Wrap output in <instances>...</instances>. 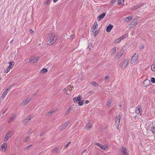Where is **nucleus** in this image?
<instances>
[{
	"mask_svg": "<svg viewBox=\"0 0 155 155\" xmlns=\"http://www.w3.org/2000/svg\"><path fill=\"white\" fill-rule=\"evenodd\" d=\"M58 37L53 33L48 34L47 35V44L51 45L54 44L56 41Z\"/></svg>",
	"mask_w": 155,
	"mask_h": 155,
	"instance_id": "nucleus-1",
	"label": "nucleus"
},
{
	"mask_svg": "<svg viewBox=\"0 0 155 155\" xmlns=\"http://www.w3.org/2000/svg\"><path fill=\"white\" fill-rule=\"evenodd\" d=\"M38 59L39 58L38 57H31L29 58V61L31 63H35L37 62Z\"/></svg>",
	"mask_w": 155,
	"mask_h": 155,
	"instance_id": "nucleus-2",
	"label": "nucleus"
},
{
	"mask_svg": "<svg viewBox=\"0 0 155 155\" xmlns=\"http://www.w3.org/2000/svg\"><path fill=\"white\" fill-rule=\"evenodd\" d=\"M121 117L120 115H118L116 116L115 118V124L117 127H119L120 124Z\"/></svg>",
	"mask_w": 155,
	"mask_h": 155,
	"instance_id": "nucleus-3",
	"label": "nucleus"
},
{
	"mask_svg": "<svg viewBox=\"0 0 155 155\" xmlns=\"http://www.w3.org/2000/svg\"><path fill=\"white\" fill-rule=\"evenodd\" d=\"M11 89V87L9 89L7 88V89L5 91H4L2 94L0 98V100H3L4 98L5 97V95L7 94V93L8 92L9 90Z\"/></svg>",
	"mask_w": 155,
	"mask_h": 155,
	"instance_id": "nucleus-4",
	"label": "nucleus"
},
{
	"mask_svg": "<svg viewBox=\"0 0 155 155\" xmlns=\"http://www.w3.org/2000/svg\"><path fill=\"white\" fill-rule=\"evenodd\" d=\"M136 53H135L132 57L131 63L132 64H134L137 59L138 55H137V58L136 57Z\"/></svg>",
	"mask_w": 155,
	"mask_h": 155,
	"instance_id": "nucleus-5",
	"label": "nucleus"
},
{
	"mask_svg": "<svg viewBox=\"0 0 155 155\" xmlns=\"http://www.w3.org/2000/svg\"><path fill=\"white\" fill-rule=\"evenodd\" d=\"M12 133L10 132H8L6 135H5L4 138V141H7L8 140L10 137L11 136Z\"/></svg>",
	"mask_w": 155,
	"mask_h": 155,
	"instance_id": "nucleus-6",
	"label": "nucleus"
},
{
	"mask_svg": "<svg viewBox=\"0 0 155 155\" xmlns=\"http://www.w3.org/2000/svg\"><path fill=\"white\" fill-rule=\"evenodd\" d=\"M81 99V96L79 95L77 97H74L73 98L74 102L75 103H78L79 101H80Z\"/></svg>",
	"mask_w": 155,
	"mask_h": 155,
	"instance_id": "nucleus-7",
	"label": "nucleus"
},
{
	"mask_svg": "<svg viewBox=\"0 0 155 155\" xmlns=\"http://www.w3.org/2000/svg\"><path fill=\"white\" fill-rule=\"evenodd\" d=\"M31 98L30 97H28L26 100L23 101L21 104L23 106L25 105L31 100Z\"/></svg>",
	"mask_w": 155,
	"mask_h": 155,
	"instance_id": "nucleus-8",
	"label": "nucleus"
},
{
	"mask_svg": "<svg viewBox=\"0 0 155 155\" xmlns=\"http://www.w3.org/2000/svg\"><path fill=\"white\" fill-rule=\"evenodd\" d=\"M122 155H128L126 151V148L125 147H122V150L121 151Z\"/></svg>",
	"mask_w": 155,
	"mask_h": 155,
	"instance_id": "nucleus-9",
	"label": "nucleus"
},
{
	"mask_svg": "<svg viewBox=\"0 0 155 155\" xmlns=\"http://www.w3.org/2000/svg\"><path fill=\"white\" fill-rule=\"evenodd\" d=\"M143 5L142 4L137 5L131 9V10H134L140 8Z\"/></svg>",
	"mask_w": 155,
	"mask_h": 155,
	"instance_id": "nucleus-10",
	"label": "nucleus"
},
{
	"mask_svg": "<svg viewBox=\"0 0 155 155\" xmlns=\"http://www.w3.org/2000/svg\"><path fill=\"white\" fill-rule=\"evenodd\" d=\"M113 27V26L111 24H109V25L106 28V31L107 32H110L112 28Z\"/></svg>",
	"mask_w": 155,
	"mask_h": 155,
	"instance_id": "nucleus-11",
	"label": "nucleus"
},
{
	"mask_svg": "<svg viewBox=\"0 0 155 155\" xmlns=\"http://www.w3.org/2000/svg\"><path fill=\"white\" fill-rule=\"evenodd\" d=\"M16 117V115L15 114H13L11 117L8 120V123H10Z\"/></svg>",
	"mask_w": 155,
	"mask_h": 155,
	"instance_id": "nucleus-12",
	"label": "nucleus"
},
{
	"mask_svg": "<svg viewBox=\"0 0 155 155\" xmlns=\"http://www.w3.org/2000/svg\"><path fill=\"white\" fill-rule=\"evenodd\" d=\"M31 117H27L23 121V123L25 124H26L32 118Z\"/></svg>",
	"mask_w": 155,
	"mask_h": 155,
	"instance_id": "nucleus-13",
	"label": "nucleus"
},
{
	"mask_svg": "<svg viewBox=\"0 0 155 155\" xmlns=\"http://www.w3.org/2000/svg\"><path fill=\"white\" fill-rule=\"evenodd\" d=\"M106 14L105 13H103L101 14L98 17V20H100L105 16Z\"/></svg>",
	"mask_w": 155,
	"mask_h": 155,
	"instance_id": "nucleus-14",
	"label": "nucleus"
},
{
	"mask_svg": "<svg viewBox=\"0 0 155 155\" xmlns=\"http://www.w3.org/2000/svg\"><path fill=\"white\" fill-rule=\"evenodd\" d=\"M69 123V121H66L61 127V129H64L66 128L67 126Z\"/></svg>",
	"mask_w": 155,
	"mask_h": 155,
	"instance_id": "nucleus-15",
	"label": "nucleus"
},
{
	"mask_svg": "<svg viewBox=\"0 0 155 155\" xmlns=\"http://www.w3.org/2000/svg\"><path fill=\"white\" fill-rule=\"evenodd\" d=\"M123 51H122L118 52L116 56V58H119L123 54Z\"/></svg>",
	"mask_w": 155,
	"mask_h": 155,
	"instance_id": "nucleus-16",
	"label": "nucleus"
},
{
	"mask_svg": "<svg viewBox=\"0 0 155 155\" xmlns=\"http://www.w3.org/2000/svg\"><path fill=\"white\" fill-rule=\"evenodd\" d=\"M137 19H134L133 22L131 23V24L132 25H136L137 22H138V21H137Z\"/></svg>",
	"mask_w": 155,
	"mask_h": 155,
	"instance_id": "nucleus-17",
	"label": "nucleus"
},
{
	"mask_svg": "<svg viewBox=\"0 0 155 155\" xmlns=\"http://www.w3.org/2000/svg\"><path fill=\"white\" fill-rule=\"evenodd\" d=\"M151 130L153 134H155V125H153L152 126Z\"/></svg>",
	"mask_w": 155,
	"mask_h": 155,
	"instance_id": "nucleus-18",
	"label": "nucleus"
},
{
	"mask_svg": "<svg viewBox=\"0 0 155 155\" xmlns=\"http://www.w3.org/2000/svg\"><path fill=\"white\" fill-rule=\"evenodd\" d=\"M15 63L13 61H11L9 62V65L8 66V67L10 69H12L13 67V65H14Z\"/></svg>",
	"mask_w": 155,
	"mask_h": 155,
	"instance_id": "nucleus-19",
	"label": "nucleus"
},
{
	"mask_svg": "<svg viewBox=\"0 0 155 155\" xmlns=\"http://www.w3.org/2000/svg\"><path fill=\"white\" fill-rule=\"evenodd\" d=\"M132 19V17L131 16H129L125 18V21H129Z\"/></svg>",
	"mask_w": 155,
	"mask_h": 155,
	"instance_id": "nucleus-20",
	"label": "nucleus"
},
{
	"mask_svg": "<svg viewBox=\"0 0 155 155\" xmlns=\"http://www.w3.org/2000/svg\"><path fill=\"white\" fill-rule=\"evenodd\" d=\"M48 71V70L46 68H43L41 70L40 72L42 73L43 74H45Z\"/></svg>",
	"mask_w": 155,
	"mask_h": 155,
	"instance_id": "nucleus-21",
	"label": "nucleus"
},
{
	"mask_svg": "<svg viewBox=\"0 0 155 155\" xmlns=\"http://www.w3.org/2000/svg\"><path fill=\"white\" fill-rule=\"evenodd\" d=\"M72 107H70L68 108L66 112H65L66 114L67 115L70 112L71 110H72Z\"/></svg>",
	"mask_w": 155,
	"mask_h": 155,
	"instance_id": "nucleus-22",
	"label": "nucleus"
},
{
	"mask_svg": "<svg viewBox=\"0 0 155 155\" xmlns=\"http://www.w3.org/2000/svg\"><path fill=\"white\" fill-rule=\"evenodd\" d=\"M112 102V99L108 100L107 102V105L108 107H109L110 105Z\"/></svg>",
	"mask_w": 155,
	"mask_h": 155,
	"instance_id": "nucleus-23",
	"label": "nucleus"
},
{
	"mask_svg": "<svg viewBox=\"0 0 155 155\" xmlns=\"http://www.w3.org/2000/svg\"><path fill=\"white\" fill-rule=\"evenodd\" d=\"M136 113L138 114H140V115L141 114V113H140V108H138L137 107L136 109Z\"/></svg>",
	"mask_w": 155,
	"mask_h": 155,
	"instance_id": "nucleus-24",
	"label": "nucleus"
},
{
	"mask_svg": "<svg viewBox=\"0 0 155 155\" xmlns=\"http://www.w3.org/2000/svg\"><path fill=\"white\" fill-rule=\"evenodd\" d=\"M6 146H7V144L5 143H3L1 146V147L2 148H4V151H5Z\"/></svg>",
	"mask_w": 155,
	"mask_h": 155,
	"instance_id": "nucleus-25",
	"label": "nucleus"
},
{
	"mask_svg": "<svg viewBox=\"0 0 155 155\" xmlns=\"http://www.w3.org/2000/svg\"><path fill=\"white\" fill-rule=\"evenodd\" d=\"M128 63L127 60H125L123 63L122 65L126 67L128 64Z\"/></svg>",
	"mask_w": 155,
	"mask_h": 155,
	"instance_id": "nucleus-26",
	"label": "nucleus"
},
{
	"mask_svg": "<svg viewBox=\"0 0 155 155\" xmlns=\"http://www.w3.org/2000/svg\"><path fill=\"white\" fill-rule=\"evenodd\" d=\"M124 2V0H118V3L119 5H123Z\"/></svg>",
	"mask_w": 155,
	"mask_h": 155,
	"instance_id": "nucleus-27",
	"label": "nucleus"
},
{
	"mask_svg": "<svg viewBox=\"0 0 155 155\" xmlns=\"http://www.w3.org/2000/svg\"><path fill=\"white\" fill-rule=\"evenodd\" d=\"M91 124H88L86 125L85 129H86L88 130L91 127Z\"/></svg>",
	"mask_w": 155,
	"mask_h": 155,
	"instance_id": "nucleus-28",
	"label": "nucleus"
},
{
	"mask_svg": "<svg viewBox=\"0 0 155 155\" xmlns=\"http://www.w3.org/2000/svg\"><path fill=\"white\" fill-rule=\"evenodd\" d=\"M78 104L80 106H81L83 105L84 104V100H81V101H79L78 103Z\"/></svg>",
	"mask_w": 155,
	"mask_h": 155,
	"instance_id": "nucleus-29",
	"label": "nucleus"
},
{
	"mask_svg": "<svg viewBox=\"0 0 155 155\" xmlns=\"http://www.w3.org/2000/svg\"><path fill=\"white\" fill-rule=\"evenodd\" d=\"M108 147L106 146L105 145L101 146L100 148L104 150H105Z\"/></svg>",
	"mask_w": 155,
	"mask_h": 155,
	"instance_id": "nucleus-30",
	"label": "nucleus"
},
{
	"mask_svg": "<svg viewBox=\"0 0 155 155\" xmlns=\"http://www.w3.org/2000/svg\"><path fill=\"white\" fill-rule=\"evenodd\" d=\"M91 84L93 86H96L98 85V84L95 82L93 81L91 82Z\"/></svg>",
	"mask_w": 155,
	"mask_h": 155,
	"instance_id": "nucleus-31",
	"label": "nucleus"
},
{
	"mask_svg": "<svg viewBox=\"0 0 155 155\" xmlns=\"http://www.w3.org/2000/svg\"><path fill=\"white\" fill-rule=\"evenodd\" d=\"M10 69H11L8 67L5 70L4 72L5 73H8Z\"/></svg>",
	"mask_w": 155,
	"mask_h": 155,
	"instance_id": "nucleus-32",
	"label": "nucleus"
},
{
	"mask_svg": "<svg viewBox=\"0 0 155 155\" xmlns=\"http://www.w3.org/2000/svg\"><path fill=\"white\" fill-rule=\"evenodd\" d=\"M30 139V138L29 137H28L24 141V142H26L28 141Z\"/></svg>",
	"mask_w": 155,
	"mask_h": 155,
	"instance_id": "nucleus-33",
	"label": "nucleus"
},
{
	"mask_svg": "<svg viewBox=\"0 0 155 155\" xmlns=\"http://www.w3.org/2000/svg\"><path fill=\"white\" fill-rule=\"evenodd\" d=\"M121 40V38L120 37V38H118V39H117L116 40H115V43H118Z\"/></svg>",
	"mask_w": 155,
	"mask_h": 155,
	"instance_id": "nucleus-34",
	"label": "nucleus"
},
{
	"mask_svg": "<svg viewBox=\"0 0 155 155\" xmlns=\"http://www.w3.org/2000/svg\"><path fill=\"white\" fill-rule=\"evenodd\" d=\"M127 36V35L125 34L122 36H121L120 38H121V40H122L125 38H126Z\"/></svg>",
	"mask_w": 155,
	"mask_h": 155,
	"instance_id": "nucleus-35",
	"label": "nucleus"
},
{
	"mask_svg": "<svg viewBox=\"0 0 155 155\" xmlns=\"http://www.w3.org/2000/svg\"><path fill=\"white\" fill-rule=\"evenodd\" d=\"M92 47V43H89L88 46V48L89 49V50H90L91 48Z\"/></svg>",
	"mask_w": 155,
	"mask_h": 155,
	"instance_id": "nucleus-36",
	"label": "nucleus"
},
{
	"mask_svg": "<svg viewBox=\"0 0 155 155\" xmlns=\"http://www.w3.org/2000/svg\"><path fill=\"white\" fill-rule=\"evenodd\" d=\"M151 81L153 83H155V78L154 77H152L151 79Z\"/></svg>",
	"mask_w": 155,
	"mask_h": 155,
	"instance_id": "nucleus-37",
	"label": "nucleus"
},
{
	"mask_svg": "<svg viewBox=\"0 0 155 155\" xmlns=\"http://www.w3.org/2000/svg\"><path fill=\"white\" fill-rule=\"evenodd\" d=\"M116 48V47H114L112 49V54L114 53L115 52Z\"/></svg>",
	"mask_w": 155,
	"mask_h": 155,
	"instance_id": "nucleus-38",
	"label": "nucleus"
},
{
	"mask_svg": "<svg viewBox=\"0 0 155 155\" xmlns=\"http://www.w3.org/2000/svg\"><path fill=\"white\" fill-rule=\"evenodd\" d=\"M94 144L95 145H96L97 146L100 148L101 146V144L100 143H97V142H94Z\"/></svg>",
	"mask_w": 155,
	"mask_h": 155,
	"instance_id": "nucleus-39",
	"label": "nucleus"
},
{
	"mask_svg": "<svg viewBox=\"0 0 155 155\" xmlns=\"http://www.w3.org/2000/svg\"><path fill=\"white\" fill-rule=\"evenodd\" d=\"M53 112H54V111L49 112L47 113V115L48 116H51Z\"/></svg>",
	"mask_w": 155,
	"mask_h": 155,
	"instance_id": "nucleus-40",
	"label": "nucleus"
},
{
	"mask_svg": "<svg viewBox=\"0 0 155 155\" xmlns=\"http://www.w3.org/2000/svg\"><path fill=\"white\" fill-rule=\"evenodd\" d=\"M151 68L153 71H155V66L154 65H152L151 66Z\"/></svg>",
	"mask_w": 155,
	"mask_h": 155,
	"instance_id": "nucleus-41",
	"label": "nucleus"
},
{
	"mask_svg": "<svg viewBox=\"0 0 155 155\" xmlns=\"http://www.w3.org/2000/svg\"><path fill=\"white\" fill-rule=\"evenodd\" d=\"M50 2V0H47V1L45 2L44 3V5H47L48 3H49Z\"/></svg>",
	"mask_w": 155,
	"mask_h": 155,
	"instance_id": "nucleus-42",
	"label": "nucleus"
},
{
	"mask_svg": "<svg viewBox=\"0 0 155 155\" xmlns=\"http://www.w3.org/2000/svg\"><path fill=\"white\" fill-rule=\"evenodd\" d=\"M95 27V28H97L98 26H97V22H95L94 24V26H93V27Z\"/></svg>",
	"mask_w": 155,
	"mask_h": 155,
	"instance_id": "nucleus-43",
	"label": "nucleus"
},
{
	"mask_svg": "<svg viewBox=\"0 0 155 155\" xmlns=\"http://www.w3.org/2000/svg\"><path fill=\"white\" fill-rule=\"evenodd\" d=\"M59 150V147H56L53 150V151L55 152H57Z\"/></svg>",
	"mask_w": 155,
	"mask_h": 155,
	"instance_id": "nucleus-44",
	"label": "nucleus"
},
{
	"mask_svg": "<svg viewBox=\"0 0 155 155\" xmlns=\"http://www.w3.org/2000/svg\"><path fill=\"white\" fill-rule=\"evenodd\" d=\"M32 144H31V145H29V146H27V147H26L25 148V149H29L32 146Z\"/></svg>",
	"mask_w": 155,
	"mask_h": 155,
	"instance_id": "nucleus-45",
	"label": "nucleus"
},
{
	"mask_svg": "<svg viewBox=\"0 0 155 155\" xmlns=\"http://www.w3.org/2000/svg\"><path fill=\"white\" fill-rule=\"evenodd\" d=\"M95 35L94 36L95 37V35H96L98 33V32L97 31V30L96 29L95 31L94 32V33Z\"/></svg>",
	"mask_w": 155,
	"mask_h": 155,
	"instance_id": "nucleus-46",
	"label": "nucleus"
},
{
	"mask_svg": "<svg viewBox=\"0 0 155 155\" xmlns=\"http://www.w3.org/2000/svg\"><path fill=\"white\" fill-rule=\"evenodd\" d=\"M94 92V91L93 90H91L89 91V93L90 94H93Z\"/></svg>",
	"mask_w": 155,
	"mask_h": 155,
	"instance_id": "nucleus-47",
	"label": "nucleus"
},
{
	"mask_svg": "<svg viewBox=\"0 0 155 155\" xmlns=\"http://www.w3.org/2000/svg\"><path fill=\"white\" fill-rule=\"evenodd\" d=\"M45 134V132H41L40 134V137H42Z\"/></svg>",
	"mask_w": 155,
	"mask_h": 155,
	"instance_id": "nucleus-48",
	"label": "nucleus"
},
{
	"mask_svg": "<svg viewBox=\"0 0 155 155\" xmlns=\"http://www.w3.org/2000/svg\"><path fill=\"white\" fill-rule=\"evenodd\" d=\"M109 78V76L108 75H107L105 76L104 78V79L105 81H106L107 78Z\"/></svg>",
	"mask_w": 155,
	"mask_h": 155,
	"instance_id": "nucleus-49",
	"label": "nucleus"
},
{
	"mask_svg": "<svg viewBox=\"0 0 155 155\" xmlns=\"http://www.w3.org/2000/svg\"><path fill=\"white\" fill-rule=\"evenodd\" d=\"M97 28H95V27L93 28V29H92V31L94 33V31H95V30H96V29L97 30Z\"/></svg>",
	"mask_w": 155,
	"mask_h": 155,
	"instance_id": "nucleus-50",
	"label": "nucleus"
},
{
	"mask_svg": "<svg viewBox=\"0 0 155 155\" xmlns=\"http://www.w3.org/2000/svg\"><path fill=\"white\" fill-rule=\"evenodd\" d=\"M71 143V142H69L68 143H67L66 145L65 146V148H66Z\"/></svg>",
	"mask_w": 155,
	"mask_h": 155,
	"instance_id": "nucleus-51",
	"label": "nucleus"
},
{
	"mask_svg": "<svg viewBox=\"0 0 155 155\" xmlns=\"http://www.w3.org/2000/svg\"><path fill=\"white\" fill-rule=\"evenodd\" d=\"M34 32V31L32 30L31 29L30 30V32L31 34H32Z\"/></svg>",
	"mask_w": 155,
	"mask_h": 155,
	"instance_id": "nucleus-52",
	"label": "nucleus"
},
{
	"mask_svg": "<svg viewBox=\"0 0 155 155\" xmlns=\"http://www.w3.org/2000/svg\"><path fill=\"white\" fill-rule=\"evenodd\" d=\"M116 0H112L110 2V3L112 4H114Z\"/></svg>",
	"mask_w": 155,
	"mask_h": 155,
	"instance_id": "nucleus-53",
	"label": "nucleus"
},
{
	"mask_svg": "<svg viewBox=\"0 0 155 155\" xmlns=\"http://www.w3.org/2000/svg\"><path fill=\"white\" fill-rule=\"evenodd\" d=\"M140 49H143L144 48V46L143 45H141L140 46Z\"/></svg>",
	"mask_w": 155,
	"mask_h": 155,
	"instance_id": "nucleus-54",
	"label": "nucleus"
},
{
	"mask_svg": "<svg viewBox=\"0 0 155 155\" xmlns=\"http://www.w3.org/2000/svg\"><path fill=\"white\" fill-rule=\"evenodd\" d=\"M89 103V101L88 100H87L85 101V103L86 104H87Z\"/></svg>",
	"mask_w": 155,
	"mask_h": 155,
	"instance_id": "nucleus-55",
	"label": "nucleus"
},
{
	"mask_svg": "<svg viewBox=\"0 0 155 155\" xmlns=\"http://www.w3.org/2000/svg\"><path fill=\"white\" fill-rule=\"evenodd\" d=\"M7 109H6L5 110L4 112L2 113V114H4L5 112H6L7 111Z\"/></svg>",
	"mask_w": 155,
	"mask_h": 155,
	"instance_id": "nucleus-56",
	"label": "nucleus"
},
{
	"mask_svg": "<svg viewBox=\"0 0 155 155\" xmlns=\"http://www.w3.org/2000/svg\"><path fill=\"white\" fill-rule=\"evenodd\" d=\"M87 151V149H85L84 151H83L82 153V154L84 152H85Z\"/></svg>",
	"mask_w": 155,
	"mask_h": 155,
	"instance_id": "nucleus-57",
	"label": "nucleus"
},
{
	"mask_svg": "<svg viewBox=\"0 0 155 155\" xmlns=\"http://www.w3.org/2000/svg\"><path fill=\"white\" fill-rule=\"evenodd\" d=\"M71 88V87H68L67 88V89L68 90H70Z\"/></svg>",
	"mask_w": 155,
	"mask_h": 155,
	"instance_id": "nucleus-58",
	"label": "nucleus"
},
{
	"mask_svg": "<svg viewBox=\"0 0 155 155\" xmlns=\"http://www.w3.org/2000/svg\"><path fill=\"white\" fill-rule=\"evenodd\" d=\"M58 0H54L53 2L54 3L56 2Z\"/></svg>",
	"mask_w": 155,
	"mask_h": 155,
	"instance_id": "nucleus-59",
	"label": "nucleus"
},
{
	"mask_svg": "<svg viewBox=\"0 0 155 155\" xmlns=\"http://www.w3.org/2000/svg\"><path fill=\"white\" fill-rule=\"evenodd\" d=\"M63 91H64V92H66V89H65V88H64V89H63Z\"/></svg>",
	"mask_w": 155,
	"mask_h": 155,
	"instance_id": "nucleus-60",
	"label": "nucleus"
},
{
	"mask_svg": "<svg viewBox=\"0 0 155 155\" xmlns=\"http://www.w3.org/2000/svg\"><path fill=\"white\" fill-rule=\"evenodd\" d=\"M13 39H12V40L11 41H10V43H12L13 42Z\"/></svg>",
	"mask_w": 155,
	"mask_h": 155,
	"instance_id": "nucleus-61",
	"label": "nucleus"
},
{
	"mask_svg": "<svg viewBox=\"0 0 155 155\" xmlns=\"http://www.w3.org/2000/svg\"><path fill=\"white\" fill-rule=\"evenodd\" d=\"M74 37V36L73 35H71V38H73Z\"/></svg>",
	"mask_w": 155,
	"mask_h": 155,
	"instance_id": "nucleus-62",
	"label": "nucleus"
},
{
	"mask_svg": "<svg viewBox=\"0 0 155 155\" xmlns=\"http://www.w3.org/2000/svg\"><path fill=\"white\" fill-rule=\"evenodd\" d=\"M39 45H40V44H39L38 45V46H39Z\"/></svg>",
	"mask_w": 155,
	"mask_h": 155,
	"instance_id": "nucleus-63",
	"label": "nucleus"
},
{
	"mask_svg": "<svg viewBox=\"0 0 155 155\" xmlns=\"http://www.w3.org/2000/svg\"><path fill=\"white\" fill-rule=\"evenodd\" d=\"M66 94H68V93H66Z\"/></svg>",
	"mask_w": 155,
	"mask_h": 155,
	"instance_id": "nucleus-64",
	"label": "nucleus"
}]
</instances>
